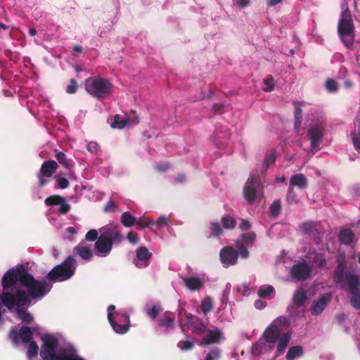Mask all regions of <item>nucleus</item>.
Wrapping results in <instances>:
<instances>
[{
    "mask_svg": "<svg viewBox=\"0 0 360 360\" xmlns=\"http://www.w3.org/2000/svg\"><path fill=\"white\" fill-rule=\"evenodd\" d=\"M43 344L40 356L43 360H84L77 355L75 349H63L58 354L55 350L58 346V340L53 335L45 334L41 337Z\"/></svg>",
    "mask_w": 360,
    "mask_h": 360,
    "instance_id": "obj_1",
    "label": "nucleus"
},
{
    "mask_svg": "<svg viewBox=\"0 0 360 360\" xmlns=\"http://www.w3.org/2000/svg\"><path fill=\"white\" fill-rule=\"evenodd\" d=\"M19 276L20 277V285L27 288V292L24 290L28 296L33 299L41 298L47 294L52 288V285L46 281H38L30 274L27 270L20 271Z\"/></svg>",
    "mask_w": 360,
    "mask_h": 360,
    "instance_id": "obj_2",
    "label": "nucleus"
},
{
    "mask_svg": "<svg viewBox=\"0 0 360 360\" xmlns=\"http://www.w3.org/2000/svg\"><path fill=\"white\" fill-rule=\"evenodd\" d=\"M291 335L289 331L281 333V328L274 323H271L263 333V338L266 342L274 344L278 342L274 358H277L285 352L291 340Z\"/></svg>",
    "mask_w": 360,
    "mask_h": 360,
    "instance_id": "obj_3",
    "label": "nucleus"
},
{
    "mask_svg": "<svg viewBox=\"0 0 360 360\" xmlns=\"http://www.w3.org/2000/svg\"><path fill=\"white\" fill-rule=\"evenodd\" d=\"M84 86L87 93L97 99L108 98L113 89L112 84L108 79L100 76L87 78Z\"/></svg>",
    "mask_w": 360,
    "mask_h": 360,
    "instance_id": "obj_4",
    "label": "nucleus"
},
{
    "mask_svg": "<svg viewBox=\"0 0 360 360\" xmlns=\"http://www.w3.org/2000/svg\"><path fill=\"white\" fill-rule=\"evenodd\" d=\"M77 269V261L72 256H68L61 264L54 266L46 276L52 282H63L73 276Z\"/></svg>",
    "mask_w": 360,
    "mask_h": 360,
    "instance_id": "obj_5",
    "label": "nucleus"
},
{
    "mask_svg": "<svg viewBox=\"0 0 360 360\" xmlns=\"http://www.w3.org/2000/svg\"><path fill=\"white\" fill-rule=\"evenodd\" d=\"M338 32L345 46L352 49L355 37L354 25L351 15L347 11L342 13L338 25Z\"/></svg>",
    "mask_w": 360,
    "mask_h": 360,
    "instance_id": "obj_6",
    "label": "nucleus"
},
{
    "mask_svg": "<svg viewBox=\"0 0 360 360\" xmlns=\"http://www.w3.org/2000/svg\"><path fill=\"white\" fill-rule=\"evenodd\" d=\"M243 195L249 204H252L262 196L260 177L258 174H252L248 179L243 189Z\"/></svg>",
    "mask_w": 360,
    "mask_h": 360,
    "instance_id": "obj_7",
    "label": "nucleus"
},
{
    "mask_svg": "<svg viewBox=\"0 0 360 360\" xmlns=\"http://www.w3.org/2000/svg\"><path fill=\"white\" fill-rule=\"evenodd\" d=\"M27 270L25 266L23 264L18 265L16 267V269H11L8 270L3 276L1 279V285L4 289V291L6 290H8L13 287H15L17 282L19 281L20 283V277L19 276L20 271Z\"/></svg>",
    "mask_w": 360,
    "mask_h": 360,
    "instance_id": "obj_8",
    "label": "nucleus"
},
{
    "mask_svg": "<svg viewBox=\"0 0 360 360\" xmlns=\"http://www.w3.org/2000/svg\"><path fill=\"white\" fill-rule=\"evenodd\" d=\"M100 235L106 238L111 244H119L123 240L120 229L118 225L108 224L99 229Z\"/></svg>",
    "mask_w": 360,
    "mask_h": 360,
    "instance_id": "obj_9",
    "label": "nucleus"
},
{
    "mask_svg": "<svg viewBox=\"0 0 360 360\" xmlns=\"http://www.w3.org/2000/svg\"><path fill=\"white\" fill-rule=\"evenodd\" d=\"M311 269L306 262H300L294 264L290 269L292 279L296 281L307 280L311 276Z\"/></svg>",
    "mask_w": 360,
    "mask_h": 360,
    "instance_id": "obj_10",
    "label": "nucleus"
},
{
    "mask_svg": "<svg viewBox=\"0 0 360 360\" xmlns=\"http://www.w3.org/2000/svg\"><path fill=\"white\" fill-rule=\"evenodd\" d=\"M337 266L335 267L333 273V281L336 283H341L345 281L346 278V273L351 272L346 269L347 260L344 254L340 255L337 259Z\"/></svg>",
    "mask_w": 360,
    "mask_h": 360,
    "instance_id": "obj_11",
    "label": "nucleus"
},
{
    "mask_svg": "<svg viewBox=\"0 0 360 360\" xmlns=\"http://www.w3.org/2000/svg\"><path fill=\"white\" fill-rule=\"evenodd\" d=\"M332 295L330 293L322 295L318 300L313 302L309 311L314 316L320 315L330 302Z\"/></svg>",
    "mask_w": 360,
    "mask_h": 360,
    "instance_id": "obj_12",
    "label": "nucleus"
},
{
    "mask_svg": "<svg viewBox=\"0 0 360 360\" xmlns=\"http://www.w3.org/2000/svg\"><path fill=\"white\" fill-rule=\"evenodd\" d=\"M151 256L152 253L149 252L146 247H139L136 250V255L134 259V264L138 268H146L149 265V260Z\"/></svg>",
    "mask_w": 360,
    "mask_h": 360,
    "instance_id": "obj_13",
    "label": "nucleus"
},
{
    "mask_svg": "<svg viewBox=\"0 0 360 360\" xmlns=\"http://www.w3.org/2000/svg\"><path fill=\"white\" fill-rule=\"evenodd\" d=\"M238 257V252L231 246L224 247L220 251V259L224 264L234 265Z\"/></svg>",
    "mask_w": 360,
    "mask_h": 360,
    "instance_id": "obj_14",
    "label": "nucleus"
},
{
    "mask_svg": "<svg viewBox=\"0 0 360 360\" xmlns=\"http://www.w3.org/2000/svg\"><path fill=\"white\" fill-rule=\"evenodd\" d=\"M307 136L311 141V150H319L320 142L323 136V131L319 127H314L308 131Z\"/></svg>",
    "mask_w": 360,
    "mask_h": 360,
    "instance_id": "obj_15",
    "label": "nucleus"
},
{
    "mask_svg": "<svg viewBox=\"0 0 360 360\" xmlns=\"http://www.w3.org/2000/svg\"><path fill=\"white\" fill-rule=\"evenodd\" d=\"M112 245L106 238L99 235V238L95 243V249L98 252V255L106 257L111 252Z\"/></svg>",
    "mask_w": 360,
    "mask_h": 360,
    "instance_id": "obj_16",
    "label": "nucleus"
},
{
    "mask_svg": "<svg viewBox=\"0 0 360 360\" xmlns=\"http://www.w3.org/2000/svg\"><path fill=\"white\" fill-rule=\"evenodd\" d=\"M175 314L174 313L167 311L157 319L158 325L160 328H165L167 330H171L174 327Z\"/></svg>",
    "mask_w": 360,
    "mask_h": 360,
    "instance_id": "obj_17",
    "label": "nucleus"
},
{
    "mask_svg": "<svg viewBox=\"0 0 360 360\" xmlns=\"http://www.w3.org/2000/svg\"><path fill=\"white\" fill-rule=\"evenodd\" d=\"M58 168V163L54 160H49L42 163L38 173L41 174V176H45L46 178H50L56 172Z\"/></svg>",
    "mask_w": 360,
    "mask_h": 360,
    "instance_id": "obj_18",
    "label": "nucleus"
},
{
    "mask_svg": "<svg viewBox=\"0 0 360 360\" xmlns=\"http://www.w3.org/2000/svg\"><path fill=\"white\" fill-rule=\"evenodd\" d=\"M182 281L184 283L186 287L191 291L200 290L203 287L205 283L204 278H200L195 276L184 277L182 278Z\"/></svg>",
    "mask_w": 360,
    "mask_h": 360,
    "instance_id": "obj_19",
    "label": "nucleus"
},
{
    "mask_svg": "<svg viewBox=\"0 0 360 360\" xmlns=\"http://www.w3.org/2000/svg\"><path fill=\"white\" fill-rule=\"evenodd\" d=\"M308 186V181L303 174H296L292 175L289 181V187H297L300 190L306 189Z\"/></svg>",
    "mask_w": 360,
    "mask_h": 360,
    "instance_id": "obj_20",
    "label": "nucleus"
},
{
    "mask_svg": "<svg viewBox=\"0 0 360 360\" xmlns=\"http://www.w3.org/2000/svg\"><path fill=\"white\" fill-rule=\"evenodd\" d=\"M206 332L208 333V335L203 338V343L205 345H212L217 343L218 342H219L222 336L221 331L217 328H215L214 330H210L207 328Z\"/></svg>",
    "mask_w": 360,
    "mask_h": 360,
    "instance_id": "obj_21",
    "label": "nucleus"
},
{
    "mask_svg": "<svg viewBox=\"0 0 360 360\" xmlns=\"http://www.w3.org/2000/svg\"><path fill=\"white\" fill-rule=\"evenodd\" d=\"M108 319L111 326L112 327L113 330L117 333L124 334L128 331L129 328V324H124L122 323H119V322H117L113 319V313H108Z\"/></svg>",
    "mask_w": 360,
    "mask_h": 360,
    "instance_id": "obj_22",
    "label": "nucleus"
},
{
    "mask_svg": "<svg viewBox=\"0 0 360 360\" xmlns=\"http://www.w3.org/2000/svg\"><path fill=\"white\" fill-rule=\"evenodd\" d=\"M345 280H347L348 283L349 293H354L355 291L360 290L359 288L360 285V281L356 274H354L352 272H347Z\"/></svg>",
    "mask_w": 360,
    "mask_h": 360,
    "instance_id": "obj_23",
    "label": "nucleus"
},
{
    "mask_svg": "<svg viewBox=\"0 0 360 360\" xmlns=\"http://www.w3.org/2000/svg\"><path fill=\"white\" fill-rule=\"evenodd\" d=\"M195 321L192 323L189 326L191 327V331L196 335L201 336L207 331V325L202 319L195 318Z\"/></svg>",
    "mask_w": 360,
    "mask_h": 360,
    "instance_id": "obj_24",
    "label": "nucleus"
},
{
    "mask_svg": "<svg viewBox=\"0 0 360 360\" xmlns=\"http://www.w3.org/2000/svg\"><path fill=\"white\" fill-rule=\"evenodd\" d=\"M354 233L349 229H343L340 231L339 240L341 243L349 245L354 242Z\"/></svg>",
    "mask_w": 360,
    "mask_h": 360,
    "instance_id": "obj_25",
    "label": "nucleus"
},
{
    "mask_svg": "<svg viewBox=\"0 0 360 360\" xmlns=\"http://www.w3.org/2000/svg\"><path fill=\"white\" fill-rule=\"evenodd\" d=\"M307 300V296L306 290L303 288L297 289L292 297V302L295 307H300L304 304Z\"/></svg>",
    "mask_w": 360,
    "mask_h": 360,
    "instance_id": "obj_26",
    "label": "nucleus"
},
{
    "mask_svg": "<svg viewBox=\"0 0 360 360\" xmlns=\"http://www.w3.org/2000/svg\"><path fill=\"white\" fill-rule=\"evenodd\" d=\"M74 252L77 253L82 259L84 260H89L93 256V252L91 249L83 245H78L73 249Z\"/></svg>",
    "mask_w": 360,
    "mask_h": 360,
    "instance_id": "obj_27",
    "label": "nucleus"
},
{
    "mask_svg": "<svg viewBox=\"0 0 360 360\" xmlns=\"http://www.w3.org/2000/svg\"><path fill=\"white\" fill-rule=\"evenodd\" d=\"M120 221L124 226L129 228L136 224V218L130 212H125L122 213Z\"/></svg>",
    "mask_w": 360,
    "mask_h": 360,
    "instance_id": "obj_28",
    "label": "nucleus"
},
{
    "mask_svg": "<svg viewBox=\"0 0 360 360\" xmlns=\"http://www.w3.org/2000/svg\"><path fill=\"white\" fill-rule=\"evenodd\" d=\"M295 129L299 131L302 122V109L299 102H295Z\"/></svg>",
    "mask_w": 360,
    "mask_h": 360,
    "instance_id": "obj_29",
    "label": "nucleus"
},
{
    "mask_svg": "<svg viewBox=\"0 0 360 360\" xmlns=\"http://www.w3.org/2000/svg\"><path fill=\"white\" fill-rule=\"evenodd\" d=\"M303 354V348L300 345L293 346L289 348L285 358L287 360H294Z\"/></svg>",
    "mask_w": 360,
    "mask_h": 360,
    "instance_id": "obj_30",
    "label": "nucleus"
},
{
    "mask_svg": "<svg viewBox=\"0 0 360 360\" xmlns=\"http://www.w3.org/2000/svg\"><path fill=\"white\" fill-rule=\"evenodd\" d=\"M129 124V119L128 117L122 118L120 115H116L114 116L113 122L111 123L112 128L123 129L128 126Z\"/></svg>",
    "mask_w": 360,
    "mask_h": 360,
    "instance_id": "obj_31",
    "label": "nucleus"
},
{
    "mask_svg": "<svg viewBox=\"0 0 360 360\" xmlns=\"http://www.w3.org/2000/svg\"><path fill=\"white\" fill-rule=\"evenodd\" d=\"M58 163L60 164L63 167L70 169L73 167L72 161L68 160L66 155L63 152H58L55 155Z\"/></svg>",
    "mask_w": 360,
    "mask_h": 360,
    "instance_id": "obj_32",
    "label": "nucleus"
},
{
    "mask_svg": "<svg viewBox=\"0 0 360 360\" xmlns=\"http://www.w3.org/2000/svg\"><path fill=\"white\" fill-rule=\"evenodd\" d=\"M20 338L23 342H30L33 338L32 329L28 326H22L19 330Z\"/></svg>",
    "mask_w": 360,
    "mask_h": 360,
    "instance_id": "obj_33",
    "label": "nucleus"
},
{
    "mask_svg": "<svg viewBox=\"0 0 360 360\" xmlns=\"http://www.w3.org/2000/svg\"><path fill=\"white\" fill-rule=\"evenodd\" d=\"M210 235L209 238H216L223 234V228L218 221L210 223Z\"/></svg>",
    "mask_w": 360,
    "mask_h": 360,
    "instance_id": "obj_34",
    "label": "nucleus"
},
{
    "mask_svg": "<svg viewBox=\"0 0 360 360\" xmlns=\"http://www.w3.org/2000/svg\"><path fill=\"white\" fill-rule=\"evenodd\" d=\"M221 222L225 229H233L237 224L236 220L228 214H225L221 218Z\"/></svg>",
    "mask_w": 360,
    "mask_h": 360,
    "instance_id": "obj_35",
    "label": "nucleus"
},
{
    "mask_svg": "<svg viewBox=\"0 0 360 360\" xmlns=\"http://www.w3.org/2000/svg\"><path fill=\"white\" fill-rule=\"evenodd\" d=\"M213 302L210 297H205L200 303V309L205 315L210 312L213 309Z\"/></svg>",
    "mask_w": 360,
    "mask_h": 360,
    "instance_id": "obj_36",
    "label": "nucleus"
},
{
    "mask_svg": "<svg viewBox=\"0 0 360 360\" xmlns=\"http://www.w3.org/2000/svg\"><path fill=\"white\" fill-rule=\"evenodd\" d=\"M256 239V234L252 232H248V233H243L240 236V240H238L239 241H243L244 244L246 245L251 247L255 240Z\"/></svg>",
    "mask_w": 360,
    "mask_h": 360,
    "instance_id": "obj_37",
    "label": "nucleus"
},
{
    "mask_svg": "<svg viewBox=\"0 0 360 360\" xmlns=\"http://www.w3.org/2000/svg\"><path fill=\"white\" fill-rule=\"evenodd\" d=\"M236 247L238 250V254L241 258L246 259L249 257L248 247L243 241L238 240L236 242Z\"/></svg>",
    "mask_w": 360,
    "mask_h": 360,
    "instance_id": "obj_38",
    "label": "nucleus"
},
{
    "mask_svg": "<svg viewBox=\"0 0 360 360\" xmlns=\"http://www.w3.org/2000/svg\"><path fill=\"white\" fill-rule=\"evenodd\" d=\"M63 202V197L59 195H51L46 198L44 200L45 204L47 206H55L58 205L60 203Z\"/></svg>",
    "mask_w": 360,
    "mask_h": 360,
    "instance_id": "obj_39",
    "label": "nucleus"
},
{
    "mask_svg": "<svg viewBox=\"0 0 360 360\" xmlns=\"http://www.w3.org/2000/svg\"><path fill=\"white\" fill-rule=\"evenodd\" d=\"M325 88L329 93H335L338 90V82L332 78H328L325 82Z\"/></svg>",
    "mask_w": 360,
    "mask_h": 360,
    "instance_id": "obj_40",
    "label": "nucleus"
},
{
    "mask_svg": "<svg viewBox=\"0 0 360 360\" xmlns=\"http://www.w3.org/2000/svg\"><path fill=\"white\" fill-rule=\"evenodd\" d=\"M281 210V201L280 200H274L269 207L271 216L275 217L278 215Z\"/></svg>",
    "mask_w": 360,
    "mask_h": 360,
    "instance_id": "obj_41",
    "label": "nucleus"
},
{
    "mask_svg": "<svg viewBox=\"0 0 360 360\" xmlns=\"http://www.w3.org/2000/svg\"><path fill=\"white\" fill-rule=\"evenodd\" d=\"M38 352H39V347H38L37 343L34 340L29 342V346H28L27 352L28 358L30 359H33L34 357H35L37 355Z\"/></svg>",
    "mask_w": 360,
    "mask_h": 360,
    "instance_id": "obj_42",
    "label": "nucleus"
},
{
    "mask_svg": "<svg viewBox=\"0 0 360 360\" xmlns=\"http://www.w3.org/2000/svg\"><path fill=\"white\" fill-rule=\"evenodd\" d=\"M153 220L150 218L140 217L136 219V229L141 230L146 227L149 226L150 224H153Z\"/></svg>",
    "mask_w": 360,
    "mask_h": 360,
    "instance_id": "obj_43",
    "label": "nucleus"
},
{
    "mask_svg": "<svg viewBox=\"0 0 360 360\" xmlns=\"http://www.w3.org/2000/svg\"><path fill=\"white\" fill-rule=\"evenodd\" d=\"M286 200L288 204H297L298 203L299 200L297 198V195L294 191L293 188H288L287 194H286Z\"/></svg>",
    "mask_w": 360,
    "mask_h": 360,
    "instance_id": "obj_44",
    "label": "nucleus"
},
{
    "mask_svg": "<svg viewBox=\"0 0 360 360\" xmlns=\"http://www.w3.org/2000/svg\"><path fill=\"white\" fill-rule=\"evenodd\" d=\"M18 317L25 323H30L33 321L32 316L23 309H18L17 311Z\"/></svg>",
    "mask_w": 360,
    "mask_h": 360,
    "instance_id": "obj_45",
    "label": "nucleus"
},
{
    "mask_svg": "<svg viewBox=\"0 0 360 360\" xmlns=\"http://www.w3.org/2000/svg\"><path fill=\"white\" fill-rule=\"evenodd\" d=\"M274 288L272 285H269L266 288H261L257 291V295L261 298H266L274 292Z\"/></svg>",
    "mask_w": 360,
    "mask_h": 360,
    "instance_id": "obj_46",
    "label": "nucleus"
},
{
    "mask_svg": "<svg viewBox=\"0 0 360 360\" xmlns=\"http://www.w3.org/2000/svg\"><path fill=\"white\" fill-rule=\"evenodd\" d=\"M350 304L355 309H360V290L351 293Z\"/></svg>",
    "mask_w": 360,
    "mask_h": 360,
    "instance_id": "obj_47",
    "label": "nucleus"
},
{
    "mask_svg": "<svg viewBox=\"0 0 360 360\" xmlns=\"http://www.w3.org/2000/svg\"><path fill=\"white\" fill-rule=\"evenodd\" d=\"M264 84L266 85L263 89L264 92H271L274 89V78L271 75H269L266 79H264Z\"/></svg>",
    "mask_w": 360,
    "mask_h": 360,
    "instance_id": "obj_48",
    "label": "nucleus"
},
{
    "mask_svg": "<svg viewBox=\"0 0 360 360\" xmlns=\"http://www.w3.org/2000/svg\"><path fill=\"white\" fill-rule=\"evenodd\" d=\"M276 156L275 152H271L266 155L264 162V167L266 169L271 165L274 164L276 161Z\"/></svg>",
    "mask_w": 360,
    "mask_h": 360,
    "instance_id": "obj_49",
    "label": "nucleus"
},
{
    "mask_svg": "<svg viewBox=\"0 0 360 360\" xmlns=\"http://www.w3.org/2000/svg\"><path fill=\"white\" fill-rule=\"evenodd\" d=\"M184 316L185 318L186 319V324L187 326H190L192 323H193L194 321H195L196 320H194L195 319L196 317H194V316L190 313H188L186 312L185 310L184 309H181L179 312V317L181 318L182 316Z\"/></svg>",
    "mask_w": 360,
    "mask_h": 360,
    "instance_id": "obj_50",
    "label": "nucleus"
},
{
    "mask_svg": "<svg viewBox=\"0 0 360 360\" xmlns=\"http://www.w3.org/2000/svg\"><path fill=\"white\" fill-rule=\"evenodd\" d=\"M160 311L161 307L160 306H153L147 311V314L152 320H155L157 319Z\"/></svg>",
    "mask_w": 360,
    "mask_h": 360,
    "instance_id": "obj_51",
    "label": "nucleus"
},
{
    "mask_svg": "<svg viewBox=\"0 0 360 360\" xmlns=\"http://www.w3.org/2000/svg\"><path fill=\"white\" fill-rule=\"evenodd\" d=\"M78 89V84L75 79H71L70 84L66 87L65 92L69 94H75Z\"/></svg>",
    "mask_w": 360,
    "mask_h": 360,
    "instance_id": "obj_52",
    "label": "nucleus"
},
{
    "mask_svg": "<svg viewBox=\"0 0 360 360\" xmlns=\"http://www.w3.org/2000/svg\"><path fill=\"white\" fill-rule=\"evenodd\" d=\"M98 238L99 236L98 234V231L96 229H91L86 233L85 236V239L91 242L96 241Z\"/></svg>",
    "mask_w": 360,
    "mask_h": 360,
    "instance_id": "obj_53",
    "label": "nucleus"
},
{
    "mask_svg": "<svg viewBox=\"0 0 360 360\" xmlns=\"http://www.w3.org/2000/svg\"><path fill=\"white\" fill-rule=\"evenodd\" d=\"M59 212L62 214H66L70 210V205L67 202L65 198L63 197V202L60 203Z\"/></svg>",
    "mask_w": 360,
    "mask_h": 360,
    "instance_id": "obj_54",
    "label": "nucleus"
},
{
    "mask_svg": "<svg viewBox=\"0 0 360 360\" xmlns=\"http://www.w3.org/2000/svg\"><path fill=\"white\" fill-rule=\"evenodd\" d=\"M118 210V205L112 200H110L105 206L104 210L107 212L114 213Z\"/></svg>",
    "mask_w": 360,
    "mask_h": 360,
    "instance_id": "obj_55",
    "label": "nucleus"
},
{
    "mask_svg": "<svg viewBox=\"0 0 360 360\" xmlns=\"http://www.w3.org/2000/svg\"><path fill=\"white\" fill-rule=\"evenodd\" d=\"M127 238L128 241L133 245H136L139 241L138 234L133 231L127 233Z\"/></svg>",
    "mask_w": 360,
    "mask_h": 360,
    "instance_id": "obj_56",
    "label": "nucleus"
},
{
    "mask_svg": "<svg viewBox=\"0 0 360 360\" xmlns=\"http://www.w3.org/2000/svg\"><path fill=\"white\" fill-rule=\"evenodd\" d=\"M303 232L306 234H311L314 233L315 226L312 222H305L302 225Z\"/></svg>",
    "mask_w": 360,
    "mask_h": 360,
    "instance_id": "obj_57",
    "label": "nucleus"
},
{
    "mask_svg": "<svg viewBox=\"0 0 360 360\" xmlns=\"http://www.w3.org/2000/svg\"><path fill=\"white\" fill-rule=\"evenodd\" d=\"M178 347L182 350H190L194 347V344L191 341L181 340L178 343Z\"/></svg>",
    "mask_w": 360,
    "mask_h": 360,
    "instance_id": "obj_58",
    "label": "nucleus"
},
{
    "mask_svg": "<svg viewBox=\"0 0 360 360\" xmlns=\"http://www.w3.org/2000/svg\"><path fill=\"white\" fill-rule=\"evenodd\" d=\"M116 317L117 322H120L124 324H129V316L127 314L116 313Z\"/></svg>",
    "mask_w": 360,
    "mask_h": 360,
    "instance_id": "obj_59",
    "label": "nucleus"
},
{
    "mask_svg": "<svg viewBox=\"0 0 360 360\" xmlns=\"http://www.w3.org/2000/svg\"><path fill=\"white\" fill-rule=\"evenodd\" d=\"M219 358V350L218 349H212L206 356L205 360H216Z\"/></svg>",
    "mask_w": 360,
    "mask_h": 360,
    "instance_id": "obj_60",
    "label": "nucleus"
},
{
    "mask_svg": "<svg viewBox=\"0 0 360 360\" xmlns=\"http://www.w3.org/2000/svg\"><path fill=\"white\" fill-rule=\"evenodd\" d=\"M19 333L17 330L12 328L9 333V338L13 341V342L15 345L19 343Z\"/></svg>",
    "mask_w": 360,
    "mask_h": 360,
    "instance_id": "obj_61",
    "label": "nucleus"
},
{
    "mask_svg": "<svg viewBox=\"0 0 360 360\" xmlns=\"http://www.w3.org/2000/svg\"><path fill=\"white\" fill-rule=\"evenodd\" d=\"M58 186L61 189H65L69 187V181L66 178L60 177L57 179Z\"/></svg>",
    "mask_w": 360,
    "mask_h": 360,
    "instance_id": "obj_62",
    "label": "nucleus"
},
{
    "mask_svg": "<svg viewBox=\"0 0 360 360\" xmlns=\"http://www.w3.org/2000/svg\"><path fill=\"white\" fill-rule=\"evenodd\" d=\"M251 228V224L248 219H242L239 224V229L244 231H248Z\"/></svg>",
    "mask_w": 360,
    "mask_h": 360,
    "instance_id": "obj_63",
    "label": "nucleus"
},
{
    "mask_svg": "<svg viewBox=\"0 0 360 360\" xmlns=\"http://www.w3.org/2000/svg\"><path fill=\"white\" fill-rule=\"evenodd\" d=\"M352 142L354 146V148L360 152V133L354 134L352 136Z\"/></svg>",
    "mask_w": 360,
    "mask_h": 360,
    "instance_id": "obj_64",
    "label": "nucleus"
}]
</instances>
